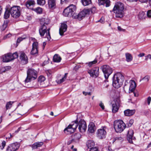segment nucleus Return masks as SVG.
<instances>
[{
  "mask_svg": "<svg viewBox=\"0 0 151 151\" xmlns=\"http://www.w3.org/2000/svg\"><path fill=\"white\" fill-rule=\"evenodd\" d=\"M50 23V20L47 18H43L40 20V26L39 29V32L41 37H43L45 33H46V36L47 40H50L51 37L50 32V28H47V27Z\"/></svg>",
  "mask_w": 151,
  "mask_h": 151,
  "instance_id": "obj_1",
  "label": "nucleus"
},
{
  "mask_svg": "<svg viewBox=\"0 0 151 151\" xmlns=\"http://www.w3.org/2000/svg\"><path fill=\"white\" fill-rule=\"evenodd\" d=\"M124 6L123 4L118 2L116 3L113 9V11L115 14L117 18H122L124 15Z\"/></svg>",
  "mask_w": 151,
  "mask_h": 151,
  "instance_id": "obj_2",
  "label": "nucleus"
},
{
  "mask_svg": "<svg viewBox=\"0 0 151 151\" xmlns=\"http://www.w3.org/2000/svg\"><path fill=\"white\" fill-rule=\"evenodd\" d=\"M124 80V76L121 73H115L113 77V86L116 88H119L122 85Z\"/></svg>",
  "mask_w": 151,
  "mask_h": 151,
  "instance_id": "obj_3",
  "label": "nucleus"
},
{
  "mask_svg": "<svg viewBox=\"0 0 151 151\" xmlns=\"http://www.w3.org/2000/svg\"><path fill=\"white\" fill-rule=\"evenodd\" d=\"M96 8L93 7L90 9H84L82 11L76 16H74V17L81 20L84 18L86 15L89 14L91 12V13H94L95 12Z\"/></svg>",
  "mask_w": 151,
  "mask_h": 151,
  "instance_id": "obj_4",
  "label": "nucleus"
},
{
  "mask_svg": "<svg viewBox=\"0 0 151 151\" xmlns=\"http://www.w3.org/2000/svg\"><path fill=\"white\" fill-rule=\"evenodd\" d=\"M37 78V71L32 68H29L27 71V76L24 80L25 83L31 82L32 80H35Z\"/></svg>",
  "mask_w": 151,
  "mask_h": 151,
  "instance_id": "obj_5",
  "label": "nucleus"
},
{
  "mask_svg": "<svg viewBox=\"0 0 151 151\" xmlns=\"http://www.w3.org/2000/svg\"><path fill=\"white\" fill-rule=\"evenodd\" d=\"M126 125L121 120L115 121L114 123V128L117 132H121L125 128Z\"/></svg>",
  "mask_w": 151,
  "mask_h": 151,
  "instance_id": "obj_6",
  "label": "nucleus"
},
{
  "mask_svg": "<svg viewBox=\"0 0 151 151\" xmlns=\"http://www.w3.org/2000/svg\"><path fill=\"white\" fill-rule=\"evenodd\" d=\"M20 7L19 6H14L10 9V13L14 18H18L21 15Z\"/></svg>",
  "mask_w": 151,
  "mask_h": 151,
  "instance_id": "obj_7",
  "label": "nucleus"
},
{
  "mask_svg": "<svg viewBox=\"0 0 151 151\" xmlns=\"http://www.w3.org/2000/svg\"><path fill=\"white\" fill-rule=\"evenodd\" d=\"M78 126V121L77 119L74 121L72 122L71 124L64 129V131L65 133L67 131L68 132V134L73 133L76 130Z\"/></svg>",
  "mask_w": 151,
  "mask_h": 151,
  "instance_id": "obj_8",
  "label": "nucleus"
},
{
  "mask_svg": "<svg viewBox=\"0 0 151 151\" xmlns=\"http://www.w3.org/2000/svg\"><path fill=\"white\" fill-rule=\"evenodd\" d=\"M75 5L72 4L67 7L63 11V14L65 17H71L73 15L74 11L76 9Z\"/></svg>",
  "mask_w": 151,
  "mask_h": 151,
  "instance_id": "obj_9",
  "label": "nucleus"
},
{
  "mask_svg": "<svg viewBox=\"0 0 151 151\" xmlns=\"http://www.w3.org/2000/svg\"><path fill=\"white\" fill-rule=\"evenodd\" d=\"M105 79H108L113 72L112 68L108 65H104L101 67Z\"/></svg>",
  "mask_w": 151,
  "mask_h": 151,
  "instance_id": "obj_10",
  "label": "nucleus"
},
{
  "mask_svg": "<svg viewBox=\"0 0 151 151\" xmlns=\"http://www.w3.org/2000/svg\"><path fill=\"white\" fill-rule=\"evenodd\" d=\"M20 144L16 142L9 144L7 147L6 151H16L20 147Z\"/></svg>",
  "mask_w": 151,
  "mask_h": 151,
  "instance_id": "obj_11",
  "label": "nucleus"
},
{
  "mask_svg": "<svg viewBox=\"0 0 151 151\" xmlns=\"http://www.w3.org/2000/svg\"><path fill=\"white\" fill-rule=\"evenodd\" d=\"M78 129L81 132H85L87 125L86 122L83 120L81 119L78 122Z\"/></svg>",
  "mask_w": 151,
  "mask_h": 151,
  "instance_id": "obj_12",
  "label": "nucleus"
},
{
  "mask_svg": "<svg viewBox=\"0 0 151 151\" xmlns=\"http://www.w3.org/2000/svg\"><path fill=\"white\" fill-rule=\"evenodd\" d=\"M99 68L98 67H95L88 71V73L92 77H97L99 75Z\"/></svg>",
  "mask_w": 151,
  "mask_h": 151,
  "instance_id": "obj_13",
  "label": "nucleus"
},
{
  "mask_svg": "<svg viewBox=\"0 0 151 151\" xmlns=\"http://www.w3.org/2000/svg\"><path fill=\"white\" fill-rule=\"evenodd\" d=\"M106 134V132L104 128L98 129L96 132L97 137L101 139L105 138Z\"/></svg>",
  "mask_w": 151,
  "mask_h": 151,
  "instance_id": "obj_14",
  "label": "nucleus"
},
{
  "mask_svg": "<svg viewBox=\"0 0 151 151\" xmlns=\"http://www.w3.org/2000/svg\"><path fill=\"white\" fill-rule=\"evenodd\" d=\"M134 134L133 130L132 129H129L128 131L127 135V139L128 142L131 144H133L132 140H135V138L134 137H133Z\"/></svg>",
  "mask_w": 151,
  "mask_h": 151,
  "instance_id": "obj_15",
  "label": "nucleus"
},
{
  "mask_svg": "<svg viewBox=\"0 0 151 151\" xmlns=\"http://www.w3.org/2000/svg\"><path fill=\"white\" fill-rule=\"evenodd\" d=\"M38 43L34 42L32 45V48L30 52V54L32 55H37L38 54Z\"/></svg>",
  "mask_w": 151,
  "mask_h": 151,
  "instance_id": "obj_16",
  "label": "nucleus"
},
{
  "mask_svg": "<svg viewBox=\"0 0 151 151\" xmlns=\"http://www.w3.org/2000/svg\"><path fill=\"white\" fill-rule=\"evenodd\" d=\"M19 58L21 62L24 64H26L28 63V59L27 56L23 52H20Z\"/></svg>",
  "mask_w": 151,
  "mask_h": 151,
  "instance_id": "obj_17",
  "label": "nucleus"
},
{
  "mask_svg": "<svg viewBox=\"0 0 151 151\" xmlns=\"http://www.w3.org/2000/svg\"><path fill=\"white\" fill-rule=\"evenodd\" d=\"M47 4L50 9H54L56 7V0H48Z\"/></svg>",
  "mask_w": 151,
  "mask_h": 151,
  "instance_id": "obj_18",
  "label": "nucleus"
},
{
  "mask_svg": "<svg viewBox=\"0 0 151 151\" xmlns=\"http://www.w3.org/2000/svg\"><path fill=\"white\" fill-rule=\"evenodd\" d=\"M67 26L64 22L62 23L59 29V33L60 35H63L64 32L67 30Z\"/></svg>",
  "mask_w": 151,
  "mask_h": 151,
  "instance_id": "obj_19",
  "label": "nucleus"
},
{
  "mask_svg": "<svg viewBox=\"0 0 151 151\" xmlns=\"http://www.w3.org/2000/svg\"><path fill=\"white\" fill-rule=\"evenodd\" d=\"M35 4V2L33 0H29L27 1L25 3V5L29 9L33 10L32 7Z\"/></svg>",
  "mask_w": 151,
  "mask_h": 151,
  "instance_id": "obj_20",
  "label": "nucleus"
},
{
  "mask_svg": "<svg viewBox=\"0 0 151 151\" xmlns=\"http://www.w3.org/2000/svg\"><path fill=\"white\" fill-rule=\"evenodd\" d=\"M12 55V53H9L5 54L3 57V61L8 62L13 60Z\"/></svg>",
  "mask_w": 151,
  "mask_h": 151,
  "instance_id": "obj_21",
  "label": "nucleus"
},
{
  "mask_svg": "<svg viewBox=\"0 0 151 151\" xmlns=\"http://www.w3.org/2000/svg\"><path fill=\"white\" fill-rule=\"evenodd\" d=\"M130 86L129 88V93L133 92L136 87L135 82L133 80H130L129 82Z\"/></svg>",
  "mask_w": 151,
  "mask_h": 151,
  "instance_id": "obj_22",
  "label": "nucleus"
},
{
  "mask_svg": "<svg viewBox=\"0 0 151 151\" xmlns=\"http://www.w3.org/2000/svg\"><path fill=\"white\" fill-rule=\"evenodd\" d=\"M96 129L95 124L93 122L90 123L88 126V131L89 132L93 133Z\"/></svg>",
  "mask_w": 151,
  "mask_h": 151,
  "instance_id": "obj_23",
  "label": "nucleus"
},
{
  "mask_svg": "<svg viewBox=\"0 0 151 151\" xmlns=\"http://www.w3.org/2000/svg\"><path fill=\"white\" fill-rule=\"evenodd\" d=\"M135 112V110L127 109L124 111V114L127 116H130L133 115Z\"/></svg>",
  "mask_w": 151,
  "mask_h": 151,
  "instance_id": "obj_24",
  "label": "nucleus"
},
{
  "mask_svg": "<svg viewBox=\"0 0 151 151\" xmlns=\"http://www.w3.org/2000/svg\"><path fill=\"white\" fill-rule=\"evenodd\" d=\"M119 104L118 103L115 102L112 104V112L115 113L117 112L119 109Z\"/></svg>",
  "mask_w": 151,
  "mask_h": 151,
  "instance_id": "obj_25",
  "label": "nucleus"
},
{
  "mask_svg": "<svg viewBox=\"0 0 151 151\" xmlns=\"http://www.w3.org/2000/svg\"><path fill=\"white\" fill-rule=\"evenodd\" d=\"M43 145V143L42 142H37L35 143L32 145L31 147L32 149H35L38 147H41Z\"/></svg>",
  "mask_w": 151,
  "mask_h": 151,
  "instance_id": "obj_26",
  "label": "nucleus"
},
{
  "mask_svg": "<svg viewBox=\"0 0 151 151\" xmlns=\"http://www.w3.org/2000/svg\"><path fill=\"white\" fill-rule=\"evenodd\" d=\"M81 135L79 133H77L75 134L72 136L73 139L75 142H78L79 139L81 138Z\"/></svg>",
  "mask_w": 151,
  "mask_h": 151,
  "instance_id": "obj_27",
  "label": "nucleus"
},
{
  "mask_svg": "<svg viewBox=\"0 0 151 151\" xmlns=\"http://www.w3.org/2000/svg\"><path fill=\"white\" fill-rule=\"evenodd\" d=\"M95 145L94 142L92 140H89L86 143V145L88 148L90 149L93 147Z\"/></svg>",
  "mask_w": 151,
  "mask_h": 151,
  "instance_id": "obj_28",
  "label": "nucleus"
},
{
  "mask_svg": "<svg viewBox=\"0 0 151 151\" xmlns=\"http://www.w3.org/2000/svg\"><path fill=\"white\" fill-rule=\"evenodd\" d=\"M53 61L55 62H59L60 61L61 58L58 54H55L53 57Z\"/></svg>",
  "mask_w": 151,
  "mask_h": 151,
  "instance_id": "obj_29",
  "label": "nucleus"
},
{
  "mask_svg": "<svg viewBox=\"0 0 151 151\" xmlns=\"http://www.w3.org/2000/svg\"><path fill=\"white\" fill-rule=\"evenodd\" d=\"M9 21L6 20L4 21L3 25L0 27V29L1 31H4L7 27Z\"/></svg>",
  "mask_w": 151,
  "mask_h": 151,
  "instance_id": "obj_30",
  "label": "nucleus"
},
{
  "mask_svg": "<svg viewBox=\"0 0 151 151\" xmlns=\"http://www.w3.org/2000/svg\"><path fill=\"white\" fill-rule=\"evenodd\" d=\"M126 60L128 62L131 61L133 59V57L130 53H127L125 54Z\"/></svg>",
  "mask_w": 151,
  "mask_h": 151,
  "instance_id": "obj_31",
  "label": "nucleus"
},
{
  "mask_svg": "<svg viewBox=\"0 0 151 151\" xmlns=\"http://www.w3.org/2000/svg\"><path fill=\"white\" fill-rule=\"evenodd\" d=\"M82 4L84 6H88L92 3L91 0H81Z\"/></svg>",
  "mask_w": 151,
  "mask_h": 151,
  "instance_id": "obj_32",
  "label": "nucleus"
},
{
  "mask_svg": "<svg viewBox=\"0 0 151 151\" xmlns=\"http://www.w3.org/2000/svg\"><path fill=\"white\" fill-rule=\"evenodd\" d=\"M10 9H6L4 15V18L5 19L8 18L10 16Z\"/></svg>",
  "mask_w": 151,
  "mask_h": 151,
  "instance_id": "obj_33",
  "label": "nucleus"
},
{
  "mask_svg": "<svg viewBox=\"0 0 151 151\" xmlns=\"http://www.w3.org/2000/svg\"><path fill=\"white\" fill-rule=\"evenodd\" d=\"M138 17L140 19H145L146 17L145 12H140L139 13Z\"/></svg>",
  "mask_w": 151,
  "mask_h": 151,
  "instance_id": "obj_34",
  "label": "nucleus"
},
{
  "mask_svg": "<svg viewBox=\"0 0 151 151\" xmlns=\"http://www.w3.org/2000/svg\"><path fill=\"white\" fill-rule=\"evenodd\" d=\"M14 102V101H11L7 102L6 105V109L8 110L10 109Z\"/></svg>",
  "mask_w": 151,
  "mask_h": 151,
  "instance_id": "obj_35",
  "label": "nucleus"
},
{
  "mask_svg": "<svg viewBox=\"0 0 151 151\" xmlns=\"http://www.w3.org/2000/svg\"><path fill=\"white\" fill-rule=\"evenodd\" d=\"M97 62V60L96 59H95L94 60L89 62L88 64V66L91 67L93 66V65L96 63Z\"/></svg>",
  "mask_w": 151,
  "mask_h": 151,
  "instance_id": "obj_36",
  "label": "nucleus"
},
{
  "mask_svg": "<svg viewBox=\"0 0 151 151\" xmlns=\"http://www.w3.org/2000/svg\"><path fill=\"white\" fill-rule=\"evenodd\" d=\"M33 10L39 14L41 13L42 12V9L40 7H38L35 9H33Z\"/></svg>",
  "mask_w": 151,
  "mask_h": 151,
  "instance_id": "obj_37",
  "label": "nucleus"
},
{
  "mask_svg": "<svg viewBox=\"0 0 151 151\" xmlns=\"http://www.w3.org/2000/svg\"><path fill=\"white\" fill-rule=\"evenodd\" d=\"M37 3L40 5L43 6L45 4L46 2L45 0H37Z\"/></svg>",
  "mask_w": 151,
  "mask_h": 151,
  "instance_id": "obj_38",
  "label": "nucleus"
},
{
  "mask_svg": "<svg viewBox=\"0 0 151 151\" xmlns=\"http://www.w3.org/2000/svg\"><path fill=\"white\" fill-rule=\"evenodd\" d=\"M45 80V78L43 76H40L38 79V81L40 83L44 82Z\"/></svg>",
  "mask_w": 151,
  "mask_h": 151,
  "instance_id": "obj_39",
  "label": "nucleus"
},
{
  "mask_svg": "<svg viewBox=\"0 0 151 151\" xmlns=\"http://www.w3.org/2000/svg\"><path fill=\"white\" fill-rule=\"evenodd\" d=\"M149 78H150V77H149V76H145L142 79H140L139 81H140V82L142 80H144L145 81V82H147L148 81H149Z\"/></svg>",
  "mask_w": 151,
  "mask_h": 151,
  "instance_id": "obj_40",
  "label": "nucleus"
},
{
  "mask_svg": "<svg viewBox=\"0 0 151 151\" xmlns=\"http://www.w3.org/2000/svg\"><path fill=\"white\" fill-rule=\"evenodd\" d=\"M12 55L13 60L14 59L17 58L18 57V55L17 52H16L13 54L12 53Z\"/></svg>",
  "mask_w": 151,
  "mask_h": 151,
  "instance_id": "obj_41",
  "label": "nucleus"
},
{
  "mask_svg": "<svg viewBox=\"0 0 151 151\" xmlns=\"http://www.w3.org/2000/svg\"><path fill=\"white\" fill-rule=\"evenodd\" d=\"M46 73L48 76L50 77L53 72L51 70L49 69L46 71Z\"/></svg>",
  "mask_w": 151,
  "mask_h": 151,
  "instance_id": "obj_42",
  "label": "nucleus"
},
{
  "mask_svg": "<svg viewBox=\"0 0 151 151\" xmlns=\"http://www.w3.org/2000/svg\"><path fill=\"white\" fill-rule=\"evenodd\" d=\"M106 0H98L99 5H105V2Z\"/></svg>",
  "mask_w": 151,
  "mask_h": 151,
  "instance_id": "obj_43",
  "label": "nucleus"
},
{
  "mask_svg": "<svg viewBox=\"0 0 151 151\" xmlns=\"http://www.w3.org/2000/svg\"><path fill=\"white\" fill-rule=\"evenodd\" d=\"M6 145V142L5 141H3L1 143V146H0V147H1V149L2 150H3L4 148V147Z\"/></svg>",
  "mask_w": 151,
  "mask_h": 151,
  "instance_id": "obj_44",
  "label": "nucleus"
},
{
  "mask_svg": "<svg viewBox=\"0 0 151 151\" xmlns=\"http://www.w3.org/2000/svg\"><path fill=\"white\" fill-rule=\"evenodd\" d=\"M105 2V5L106 7L109 6H110V1L109 0H106Z\"/></svg>",
  "mask_w": 151,
  "mask_h": 151,
  "instance_id": "obj_45",
  "label": "nucleus"
},
{
  "mask_svg": "<svg viewBox=\"0 0 151 151\" xmlns=\"http://www.w3.org/2000/svg\"><path fill=\"white\" fill-rule=\"evenodd\" d=\"M134 122L133 119H131L129 120V122L128 123V126L129 127H130Z\"/></svg>",
  "mask_w": 151,
  "mask_h": 151,
  "instance_id": "obj_46",
  "label": "nucleus"
},
{
  "mask_svg": "<svg viewBox=\"0 0 151 151\" xmlns=\"http://www.w3.org/2000/svg\"><path fill=\"white\" fill-rule=\"evenodd\" d=\"M12 36V34L10 33H9L7 35H6L4 37V40L6 39L7 38H9L11 37Z\"/></svg>",
  "mask_w": 151,
  "mask_h": 151,
  "instance_id": "obj_47",
  "label": "nucleus"
},
{
  "mask_svg": "<svg viewBox=\"0 0 151 151\" xmlns=\"http://www.w3.org/2000/svg\"><path fill=\"white\" fill-rule=\"evenodd\" d=\"M66 80L65 78H64L63 77L62 78V79H60L58 81V84H60L64 81Z\"/></svg>",
  "mask_w": 151,
  "mask_h": 151,
  "instance_id": "obj_48",
  "label": "nucleus"
},
{
  "mask_svg": "<svg viewBox=\"0 0 151 151\" xmlns=\"http://www.w3.org/2000/svg\"><path fill=\"white\" fill-rule=\"evenodd\" d=\"M98 150L97 147H94L90 149L89 151H98Z\"/></svg>",
  "mask_w": 151,
  "mask_h": 151,
  "instance_id": "obj_49",
  "label": "nucleus"
},
{
  "mask_svg": "<svg viewBox=\"0 0 151 151\" xmlns=\"http://www.w3.org/2000/svg\"><path fill=\"white\" fill-rule=\"evenodd\" d=\"M147 16L149 18L151 17V10H148L147 12Z\"/></svg>",
  "mask_w": 151,
  "mask_h": 151,
  "instance_id": "obj_50",
  "label": "nucleus"
},
{
  "mask_svg": "<svg viewBox=\"0 0 151 151\" xmlns=\"http://www.w3.org/2000/svg\"><path fill=\"white\" fill-rule=\"evenodd\" d=\"M26 38V37H23L22 38L21 37H19L18 38L17 40V43H19L21 41L23 40V39H24Z\"/></svg>",
  "mask_w": 151,
  "mask_h": 151,
  "instance_id": "obj_51",
  "label": "nucleus"
},
{
  "mask_svg": "<svg viewBox=\"0 0 151 151\" xmlns=\"http://www.w3.org/2000/svg\"><path fill=\"white\" fill-rule=\"evenodd\" d=\"M99 106L103 110H104V104L101 102L99 104Z\"/></svg>",
  "mask_w": 151,
  "mask_h": 151,
  "instance_id": "obj_52",
  "label": "nucleus"
},
{
  "mask_svg": "<svg viewBox=\"0 0 151 151\" xmlns=\"http://www.w3.org/2000/svg\"><path fill=\"white\" fill-rule=\"evenodd\" d=\"M83 93L85 96L87 95H91V93L90 92H87L83 91Z\"/></svg>",
  "mask_w": 151,
  "mask_h": 151,
  "instance_id": "obj_53",
  "label": "nucleus"
},
{
  "mask_svg": "<svg viewBox=\"0 0 151 151\" xmlns=\"http://www.w3.org/2000/svg\"><path fill=\"white\" fill-rule=\"evenodd\" d=\"M151 100V98L149 96L148 97L147 99V101L148 103V104L149 105L150 104V101Z\"/></svg>",
  "mask_w": 151,
  "mask_h": 151,
  "instance_id": "obj_54",
  "label": "nucleus"
},
{
  "mask_svg": "<svg viewBox=\"0 0 151 151\" xmlns=\"http://www.w3.org/2000/svg\"><path fill=\"white\" fill-rule=\"evenodd\" d=\"M117 29L119 31H124L125 30L124 29H123L120 26H118Z\"/></svg>",
  "mask_w": 151,
  "mask_h": 151,
  "instance_id": "obj_55",
  "label": "nucleus"
},
{
  "mask_svg": "<svg viewBox=\"0 0 151 151\" xmlns=\"http://www.w3.org/2000/svg\"><path fill=\"white\" fill-rule=\"evenodd\" d=\"M145 57V60H147L148 58L151 59V55L149 54L147 56H146Z\"/></svg>",
  "mask_w": 151,
  "mask_h": 151,
  "instance_id": "obj_56",
  "label": "nucleus"
},
{
  "mask_svg": "<svg viewBox=\"0 0 151 151\" xmlns=\"http://www.w3.org/2000/svg\"><path fill=\"white\" fill-rule=\"evenodd\" d=\"M104 17H102L100 19L99 21L100 22L102 23H104Z\"/></svg>",
  "mask_w": 151,
  "mask_h": 151,
  "instance_id": "obj_57",
  "label": "nucleus"
},
{
  "mask_svg": "<svg viewBox=\"0 0 151 151\" xmlns=\"http://www.w3.org/2000/svg\"><path fill=\"white\" fill-rule=\"evenodd\" d=\"M80 66L79 65H76L74 68V70L76 71L77 70L80 68Z\"/></svg>",
  "mask_w": 151,
  "mask_h": 151,
  "instance_id": "obj_58",
  "label": "nucleus"
},
{
  "mask_svg": "<svg viewBox=\"0 0 151 151\" xmlns=\"http://www.w3.org/2000/svg\"><path fill=\"white\" fill-rule=\"evenodd\" d=\"M74 142V140L73 139L71 140H69L67 142V144L68 145H70L71 143Z\"/></svg>",
  "mask_w": 151,
  "mask_h": 151,
  "instance_id": "obj_59",
  "label": "nucleus"
},
{
  "mask_svg": "<svg viewBox=\"0 0 151 151\" xmlns=\"http://www.w3.org/2000/svg\"><path fill=\"white\" fill-rule=\"evenodd\" d=\"M145 55V54L144 53H140L139 54L138 56L139 57H142L143 56H144Z\"/></svg>",
  "mask_w": 151,
  "mask_h": 151,
  "instance_id": "obj_60",
  "label": "nucleus"
},
{
  "mask_svg": "<svg viewBox=\"0 0 151 151\" xmlns=\"http://www.w3.org/2000/svg\"><path fill=\"white\" fill-rule=\"evenodd\" d=\"M9 134L10 135V137H8L9 139L10 138L13 137L15 135L14 133H13L12 134L11 133H9Z\"/></svg>",
  "mask_w": 151,
  "mask_h": 151,
  "instance_id": "obj_61",
  "label": "nucleus"
},
{
  "mask_svg": "<svg viewBox=\"0 0 151 151\" xmlns=\"http://www.w3.org/2000/svg\"><path fill=\"white\" fill-rule=\"evenodd\" d=\"M107 151H114V150L112 149L109 146L107 149Z\"/></svg>",
  "mask_w": 151,
  "mask_h": 151,
  "instance_id": "obj_62",
  "label": "nucleus"
},
{
  "mask_svg": "<svg viewBox=\"0 0 151 151\" xmlns=\"http://www.w3.org/2000/svg\"><path fill=\"white\" fill-rule=\"evenodd\" d=\"M21 127H19L18 129H17V130H16L15 132V133H16V134H17V133H18V132L21 129Z\"/></svg>",
  "mask_w": 151,
  "mask_h": 151,
  "instance_id": "obj_63",
  "label": "nucleus"
},
{
  "mask_svg": "<svg viewBox=\"0 0 151 151\" xmlns=\"http://www.w3.org/2000/svg\"><path fill=\"white\" fill-rule=\"evenodd\" d=\"M127 1L130 2H137L138 0H127Z\"/></svg>",
  "mask_w": 151,
  "mask_h": 151,
  "instance_id": "obj_64",
  "label": "nucleus"
}]
</instances>
